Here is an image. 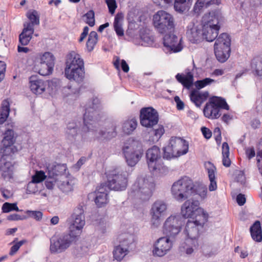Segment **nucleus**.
<instances>
[{"label": "nucleus", "mask_w": 262, "mask_h": 262, "mask_svg": "<svg viewBox=\"0 0 262 262\" xmlns=\"http://www.w3.org/2000/svg\"><path fill=\"white\" fill-rule=\"evenodd\" d=\"M100 101L98 98H94L88 102L83 116L84 126L82 127L81 138L83 141H91L96 139L110 140L117 135L116 122H111L108 128L98 129Z\"/></svg>", "instance_id": "nucleus-1"}, {"label": "nucleus", "mask_w": 262, "mask_h": 262, "mask_svg": "<svg viewBox=\"0 0 262 262\" xmlns=\"http://www.w3.org/2000/svg\"><path fill=\"white\" fill-rule=\"evenodd\" d=\"M221 18V14L219 10L212 11L204 14L201 23L203 39L211 42L217 37L221 28L219 25Z\"/></svg>", "instance_id": "nucleus-2"}, {"label": "nucleus", "mask_w": 262, "mask_h": 262, "mask_svg": "<svg viewBox=\"0 0 262 262\" xmlns=\"http://www.w3.org/2000/svg\"><path fill=\"white\" fill-rule=\"evenodd\" d=\"M66 64V77L70 80H73L77 83L82 82L85 72L84 61L80 55L74 51L71 52L67 56Z\"/></svg>", "instance_id": "nucleus-3"}, {"label": "nucleus", "mask_w": 262, "mask_h": 262, "mask_svg": "<svg viewBox=\"0 0 262 262\" xmlns=\"http://www.w3.org/2000/svg\"><path fill=\"white\" fill-rule=\"evenodd\" d=\"M122 152L127 165L135 166L143 155L142 143L139 140L129 139L122 147Z\"/></svg>", "instance_id": "nucleus-4"}, {"label": "nucleus", "mask_w": 262, "mask_h": 262, "mask_svg": "<svg viewBox=\"0 0 262 262\" xmlns=\"http://www.w3.org/2000/svg\"><path fill=\"white\" fill-rule=\"evenodd\" d=\"M193 187V180L187 176H184L173 183L171 193L177 201L182 202L192 196Z\"/></svg>", "instance_id": "nucleus-5"}, {"label": "nucleus", "mask_w": 262, "mask_h": 262, "mask_svg": "<svg viewBox=\"0 0 262 262\" xmlns=\"http://www.w3.org/2000/svg\"><path fill=\"white\" fill-rule=\"evenodd\" d=\"M230 108L226 100L221 97L213 96L209 99L203 109V113L209 119H216L222 115V111Z\"/></svg>", "instance_id": "nucleus-6"}, {"label": "nucleus", "mask_w": 262, "mask_h": 262, "mask_svg": "<svg viewBox=\"0 0 262 262\" xmlns=\"http://www.w3.org/2000/svg\"><path fill=\"white\" fill-rule=\"evenodd\" d=\"M189 144L185 140L177 137H172L168 145L163 148V158L167 160L177 158L186 154L188 151Z\"/></svg>", "instance_id": "nucleus-7"}, {"label": "nucleus", "mask_w": 262, "mask_h": 262, "mask_svg": "<svg viewBox=\"0 0 262 262\" xmlns=\"http://www.w3.org/2000/svg\"><path fill=\"white\" fill-rule=\"evenodd\" d=\"M208 217H200L189 219L186 224L184 233L187 237V243L193 242L194 247L198 245L197 238L199 236V230L203 228L204 224L207 222Z\"/></svg>", "instance_id": "nucleus-8"}, {"label": "nucleus", "mask_w": 262, "mask_h": 262, "mask_svg": "<svg viewBox=\"0 0 262 262\" xmlns=\"http://www.w3.org/2000/svg\"><path fill=\"white\" fill-rule=\"evenodd\" d=\"M153 25L157 31L164 34L171 33L174 28V18L164 10H159L153 15Z\"/></svg>", "instance_id": "nucleus-9"}, {"label": "nucleus", "mask_w": 262, "mask_h": 262, "mask_svg": "<svg viewBox=\"0 0 262 262\" xmlns=\"http://www.w3.org/2000/svg\"><path fill=\"white\" fill-rule=\"evenodd\" d=\"M83 208V204L78 205L68 220L69 223V233L77 238L80 235L85 223Z\"/></svg>", "instance_id": "nucleus-10"}, {"label": "nucleus", "mask_w": 262, "mask_h": 262, "mask_svg": "<svg viewBox=\"0 0 262 262\" xmlns=\"http://www.w3.org/2000/svg\"><path fill=\"white\" fill-rule=\"evenodd\" d=\"M128 173L120 168L114 169L107 173V186L112 190L123 191L127 185Z\"/></svg>", "instance_id": "nucleus-11"}, {"label": "nucleus", "mask_w": 262, "mask_h": 262, "mask_svg": "<svg viewBox=\"0 0 262 262\" xmlns=\"http://www.w3.org/2000/svg\"><path fill=\"white\" fill-rule=\"evenodd\" d=\"M154 188V183L149 182L146 179L139 178L132 186L129 195L146 201L151 196Z\"/></svg>", "instance_id": "nucleus-12"}, {"label": "nucleus", "mask_w": 262, "mask_h": 262, "mask_svg": "<svg viewBox=\"0 0 262 262\" xmlns=\"http://www.w3.org/2000/svg\"><path fill=\"white\" fill-rule=\"evenodd\" d=\"M230 36L226 33L221 34L215 40L214 50L216 59L225 62L229 57L231 52Z\"/></svg>", "instance_id": "nucleus-13"}, {"label": "nucleus", "mask_w": 262, "mask_h": 262, "mask_svg": "<svg viewBox=\"0 0 262 262\" xmlns=\"http://www.w3.org/2000/svg\"><path fill=\"white\" fill-rule=\"evenodd\" d=\"M161 158L160 149L157 146L154 145L146 151V162L149 170L154 174L162 173L167 169L161 162Z\"/></svg>", "instance_id": "nucleus-14"}, {"label": "nucleus", "mask_w": 262, "mask_h": 262, "mask_svg": "<svg viewBox=\"0 0 262 262\" xmlns=\"http://www.w3.org/2000/svg\"><path fill=\"white\" fill-rule=\"evenodd\" d=\"M77 239V237L69 232L54 236L50 239V251L52 254L62 253L68 249Z\"/></svg>", "instance_id": "nucleus-15"}, {"label": "nucleus", "mask_w": 262, "mask_h": 262, "mask_svg": "<svg viewBox=\"0 0 262 262\" xmlns=\"http://www.w3.org/2000/svg\"><path fill=\"white\" fill-rule=\"evenodd\" d=\"M15 138L14 133L12 129L7 130L2 141L0 147L1 158L12 160L13 156L17 152V147L14 145Z\"/></svg>", "instance_id": "nucleus-16"}, {"label": "nucleus", "mask_w": 262, "mask_h": 262, "mask_svg": "<svg viewBox=\"0 0 262 262\" xmlns=\"http://www.w3.org/2000/svg\"><path fill=\"white\" fill-rule=\"evenodd\" d=\"M198 200L189 199L186 200L181 207V213L185 218L192 219L196 216L209 217L208 213L204 209L199 207Z\"/></svg>", "instance_id": "nucleus-17"}, {"label": "nucleus", "mask_w": 262, "mask_h": 262, "mask_svg": "<svg viewBox=\"0 0 262 262\" xmlns=\"http://www.w3.org/2000/svg\"><path fill=\"white\" fill-rule=\"evenodd\" d=\"M184 221L180 215H171L165 221L163 231L164 234L174 238L181 231Z\"/></svg>", "instance_id": "nucleus-18"}, {"label": "nucleus", "mask_w": 262, "mask_h": 262, "mask_svg": "<svg viewBox=\"0 0 262 262\" xmlns=\"http://www.w3.org/2000/svg\"><path fill=\"white\" fill-rule=\"evenodd\" d=\"M167 205L164 201H156L153 203L150 210V222L152 228H158L161 222V219L165 214Z\"/></svg>", "instance_id": "nucleus-19"}, {"label": "nucleus", "mask_w": 262, "mask_h": 262, "mask_svg": "<svg viewBox=\"0 0 262 262\" xmlns=\"http://www.w3.org/2000/svg\"><path fill=\"white\" fill-rule=\"evenodd\" d=\"M140 121L142 126L147 128L152 127L158 123V113L152 107H143L140 110Z\"/></svg>", "instance_id": "nucleus-20"}, {"label": "nucleus", "mask_w": 262, "mask_h": 262, "mask_svg": "<svg viewBox=\"0 0 262 262\" xmlns=\"http://www.w3.org/2000/svg\"><path fill=\"white\" fill-rule=\"evenodd\" d=\"M47 169L48 178L45 181V186L47 189L52 190L55 186L58 187V177L66 170V168L64 166L57 165Z\"/></svg>", "instance_id": "nucleus-21"}, {"label": "nucleus", "mask_w": 262, "mask_h": 262, "mask_svg": "<svg viewBox=\"0 0 262 262\" xmlns=\"http://www.w3.org/2000/svg\"><path fill=\"white\" fill-rule=\"evenodd\" d=\"M168 236L158 238L154 244L152 253L154 255L162 257L166 255L172 247V242Z\"/></svg>", "instance_id": "nucleus-22"}, {"label": "nucleus", "mask_w": 262, "mask_h": 262, "mask_svg": "<svg viewBox=\"0 0 262 262\" xmlns=\"http://www.w3.org/2000/svg\"><path fill=\"white\" fill-rule=\"evenodd\" d=\"M163 44L165 50L167 52L177 53L183 49L182 38L179 39L173 34H166L163 37Z\"/></svg>", "instance_id": "nucleus-23"}, {"label": "nucleus", "mask_w": 262, "mask_h": 262, "mask_svg": "<svg viewBox=\"0 0 262 262\" xmlns=\"http://www.w3.org/2000/svg\"><path fill=\"white\" fill-rule=\"evenodd\" d=\"M201 30V24L198 22L192 21L188 25L186 35L190 42L198 43L203 40Z\"/></svg>", "instance_id": "nucleus-24"}, {"label": "nucleus", "mask_w": 262, "mask_h": 262, "mask_svg": "<svg viewBox=\"0 0 262 262\" xmlns=\"http://www.w3.org/2000/svg\"><path fill=\"white\" fill-rule=\"evenodd\" d=\"M91 196H95V202L98 207H101L108 202L107 193L106 190V186L104 184H101L97 188V191L90 194Z\"/></svg>", "instance_id": "nucleus-25"}, {"label": "nucleus", "mask_w": 262, "mask_h": 262, "mask_svg": "<svg viewBox=\"0 0 262 262\" xmlns=\"http://www.w3.org/2000/svg\"><path fill=\"white\" fill-rule=\"evenodd\" d=\"M205 168L207 171L209 180L210 182L208 189L210 191H215L217 189L216 167L210 162H206L204 164Z\"/></svg>", "instance_id": "nucleus-26"}, {"label": "nucleus", "mask_w": 262, "mask_h": 262, "mask_svg": "<svg viewBox=\"0 0 262 262\" xmlns=\"http://www.w3.org/2000/svg\"><path fill=\"white\" fill-rule=\"evenodd\" d=\"M47 85V81L38 78L36 76H32L30 78L31 91L36 95L42 94L45 91Z\"/></svg>", "instance_id": "nucleus-27"}, {"label": "nucleus", "mask_w": 262, "mask_h": 262, "mask_svg": "<svg viewBox=\"0 0 262 262\" xmlns=\"http://www.w3.org/2000/svg\"><path fill=\"white\" fill-rule=\"evenodd\" d=\"M12 160L0 159V172L4 179H10L12 178L13 165Z\"/></svg>", "instance_id": "nucleus-28"}, {"label": "nucleus", "mask_w": 262, "mask_h": 262, "mask_svg": "<svg viewBox=\"0 0 262 262\" xmlns=\"http://www.w3.org/2000/svg\"><path fill=\"white\" fill-rule=\"evenodd\" d=\"M24 27L22 32L19 35V42L21 46H25L28 45L32 39L34 29L32 25L30 24H24Z\"/></svg>", "instance_id": "nucleus-29"}, {"label": "nucleus", "mask_w": 262, "mask_h": 262, "mask_svg": "<svg viewBox=\"0 0 262 262\" xmlns=\"http://www.w3.org/2000/svg\"><path fill=\"white\" fill-rule=\"evenodd\" d=\"M191 101L199 107L202 103L207 100L209 96V93L207 91L200 92L196 90L191 91L190 94Z\"/></svg>", "instance_id": "nucleus-30"}, {"label": "nucleus", "mask_w": 262, "mask_h": 262, "mask_svg": "<svg viewBox=\"0 0 262 262\" xmlns=\"http://www.w3.org/2000/svg\"><path fill=\"white\" fill-rule=\"evenodd\" d=\"M177 80L181 83L184 87L189 89L192 86L193 81L192 73L188 71L186 74L178 73L176 75Z\"/></svg>", "instance_id": "nucleus-31"}, {"label": "nucleus", "mask_w": 262, "mask_h": 262, "mask_svg": "<svg viewBox=\"0 0 262 262\" xmlns=\"http://www.w3.org/2000/svg\"><path fill=\"white\" fill-rule=\"evenodd\" d=\"M119 245L129 251V249H132L134 246V236L133 234L128 233H123L120 235L119 237Z\"/></svg>", "instance_id": "nucleus-32"}, {"label": "nucleus", "mask_w": 262, "mask_h": 262, "mask_svg": "<svg viewBox=\"0 0 262 262\" xmlns=\"http://www.w3.org/2000/svg\"><path fill=\"white\" fill-rule=\"evenodd\" d=\"M79 125L76 122H69L66 128V138L71 141H75L78 135Z\"/></svg>", "instance_id": "nucleus-33"}, {"label": "nucleus", "mask_w": 262, "mask_h": 262, "mask_svg": "<svg viewBox=\"0 0 262 262\" xmlns=\"http://www.w3.org/2000/svg\"><path fill=\"white\" fill-rule=\"evenodd\" d=\"M250 231L252 239L256 242H260L262 241V230L260 222L256 221L251 226Z\"/></svg>", "instance_id": "nucleus-34"}, {"label": "nucleus", "mask_w": 262, "mask_h": 262, "mask_svg": "<svg viewBox=\"0 0 262 262\" xmlns=\"http://www.w3.org/2000/svg\"><path fill=\"white\" fill-rule=\"evenodd\" d=\"M221 3V0H198L193 7V11L196 13H199L202 9L205 7L207 8L212 5H218Z\"/></svg>", "instance_id": "nucleus-35"}, {"label": "nucleus", "mask_w": 262, "mask_h": 262, "mask_svg": "<svg viewBox=\"0 0 262 262\" xmlns=\"http://www.w3.org/2000/svg\"><path fill=\"white\" fill-rule=\"evenodd\" d=\"M251 70L254 75L262 77V58L255 57L253 58L251 63Z\"/></svg>", "instance_id": "nucleus-36"}, {"label": "nucleus", "mask_w": 262, "mask_h": 262, "mask_svg": "<svg viewBox=\"0 0 262 262\" xmlns=\"http://www.w3.org/2000/svg\"><path fill=\"white\" fill-rule=\"evenodd\" d=\"M192 0H174V8L179 12L188 10L192 4Z\"/></svg>", "instance_id": "nucleus-37"}, {"label": "nucleus", "mask_w": 262, "mask_h": 262, "mask_svg": "<svg viewBox=\"0 0 262 262\" xmlns=\"http://www.w3.org/2000/svg\"><path fill=\"white\" fill-rule=\"evenodd\" d=\"M192 191V196L197 194L202 200H204L207 198V188L202 184L194 183V187Z\"/></svg>", "instance_id": "nucleus-38"}, {"label": "nucleus", "mask_w": 262, "mask_h": 262, "mask_svg": "<svg viewBox=\"0 0 262 262\" xmlns=\"http://www.w3.org/2000/svg\"><path fill=\"white\" fill-rule=\"evenodd\" d=\"M122 19L123 16L121 14L118 13L115 17L114 28L118 36H123L124 35V30L122 25Z\"/></svg>", "instance_id": "nucleus-39"}, {"label": "nucleus", "mask_w": 262, "mask_h": 262, "mask_svg": "<svg viewBox=\"0 0 262 262\" xmlns=\"http://www.w3.org/2000/svg\"><path fill=\"white\" fill-rule=\"evenodd\" d=\"M137 122L135 119H132L125 121L122 126L123 132L127 135L132 133L136 128Z\"/></svg>", "instance_id": "nucleus-40"}, {"label": "nucleus", "mask_w": 262, "mask_h": 262, "mask_svg": "<svg viewBox=\"0 0 262 262\" xmlns=\"http://www.w3.org/2000/svg\"><path fill=\"white\" fill-rule=\"evenodd\" d=\"M128 251L119 245L114 247L113 253V257L117 261H121L127 254Z\"/></svg>", "instance_id": "nucleus-41"}, {"label": "nucleus", "mask_w": 262, "mask_h": 262, "mask_svg": "<svg viewBox=\"0 0 262 262\" xmlns=\"http://www.w3.org/2000/svg\"><path fill=\"white\" fill-rule=\"evenodd\" d=\"M37 57L39 59L40 63H45L51 66H54V56L50 52H45L43 54H38Z\"/></svg>", "instance_id": "nucleus-42"}, {"label": "nucleus", "mask_w": 262, "mask_h": 262, "mask_svg": "<svg viewBox=\"0 0 262 262\" xmlns=\"http://www.w3.org/2000/svg\"><path fill=\"white\" fill-rule=\"evenodd\" d=\"M10 112L9 104L8 101H4L0 113V124H3L8 118Z\"/></svg>", "instance_id": "nucleus-43"}, {"label": "nucleus", "mask_w": 262, "mask_h": 262, "mask_svg": "<svg viewBox=\"0 0 262 262\" xmlns=\"http://www.w3.org/2000/svg\"><path fill=\"white\" fill-rule=\"evenodd\" d=\"M58 187L63 192H69L73 190L72 181H69L67 179L65 180H61L58 179Z\"/></svg>", "instance_id": "nucleus-44"}, {"label": "nucleus", "mask_w": 262, "mask_h": 262, "mask_svg": "<svg viewBox=\"0 0 262 262\" xmlns=\"http://www.w3.org/2000/svg\"><path fill=\"white\" fill-rule=\"evenodd\" d=\"M98 41V34L95 31L90 32L88 40L86 42V47L89 51H91L94 49L95 46Z\"/></svg>", "instance_id": "nucleus-45"}, {"label": "nucleus", "mask_w": 262, "mask_h": 262, "mask_svg": "<svg viewBox=\"0 0 262 262\" xmlns=\"http://www.w3.org/2000/svg\"><path fill=\"white\" fill-rule=\"evenodd\" d=\"M40 68L39 70V74L42 76H47L51 74L53 71L54 66H51L48 63H40Z\"/></svg>", "instance_id": "nucleus-46"}, {"label": "nucleus", "mask_w": 262, "mask_h": 262, "mask_svg": "<svg viewBox=\"0 0 262 262\" xmlns=\"http://www.w3.org/2000/svg\"><path fill=\"white\" fill-rule=\"evenodd\" d=\"M215 80L210 78H206L202 80H197L194 83V85L196 89V90H199L207 85L211 84L212 83L215 82Z\"/></svg>", "instance_id": "nucleus-47"}, {"label": "nucleus", "mask_w": 262, "mask_h": 262, "mask_svg": "<svg viewBox=\"0 0 262 262\" xmlns=\"http://www.w3.org/2000/svg\"><path fill=\"white\" fill-rule=\"evenodd\" d=\"M2 209L4 213H8L12 211H20L16 203H10L8 202L3 204Z\"/></svg>", "instance_id": "nucleus-48"}, {"label": "nucleus", "mask_w": 262, "mask_h": 262, "mask_svg": "<svg viewBox=\"0 0 262 262\" xmlns=\"http://www.w3.org/2000/svg\"><path fill=\"white\" fill-rule=\"evenodd\" d=\"M83 17L86 18L85 21L90 27H93L95 25V13L93 10H89Z\"/></svg>", "instance_id": "nucleus-49"}, {"label": "nucleus", "mask_w": 262, "mask_h": 262, "mask_svg": "<svg viewBox=\"0 0 262 262\" xmlns=\"http://www.w3.org/2000/svg\"><path fill=\"white\" fill-rule=\"evenodd\" d=\"M37 183L31 180L27 186L26 192L28 194H36L38 192Z\"/></svg>", "instance_id": "nucleus-50"}, {"label": "nucleus", "mask_w": 262, "mask_h": 262, "mask_svg": "<svg viewBox=\"0 0 262 262\" xmlns=\"http://www.w3.org/2000/svg\"><path fill=\"white\" fill-rule=\"evenodd\" d=\"M28 18L30 20L31 23H26V24H30L32 25V27L34 28L35 25H39V17L37 16V12L36 11H33L32 12L28 15Z\"/></svg>", "instance_id": "nucleus-51"}, {"label": "nucleus", "mask_w": 262, "mask_h": 262, "mask_svg": "<svg viewBox=\"0 0 262 262\" xmlns=\"http://www.w3.org/2000/svg\"><path fill=\"white\" fill-rule=\"evenodd\" d=\"M47 177H48V176H46L45 173L43 171H37L36 172L35 174L32 176V180L38 183L45 180Z\"/></svg>", "instance_id": "nucleus-52"}, {"label": "nucleus", "mask_w": 262, "mask_h": 262, "mask_svg": "<svg viewBox=\"0 0 262 262\" xmlns=\"http://www.w3.org/2000/svg\"><path fill=\"white\" fill-rule=\"evenodd\" d=\"M107 223L104 221H101L95 227L96 231L100 234H103L106 232Z\"/></svg>", "instance_id": "nucleus-53"}, {"label": "nucleus", "mask_w": 262, "mask_h": 262, "mask_svg": "<svg viewBox=\"0 0 262 262\" xmlns=\"http://www.w3.org/2000/svg\"><path fill=\"white\" fill-rule=\"evenodd\" d=\"M154 136L153 139H150L153 142L158 141L164 133V129L162 126H159L158 128L154 131Z\"/></svg>", "instance_id": "nucleus-54"}, {"label": "nucleus", "mask_w": 262, "mask_h": 262, "mask_svg": "<svg viewBox=\"0 0 262 262\" xmlns=\"http://www.w3.org/2000/svg\"><path fill=\"white\" fill-rule=\"evenodd\" d=\"M108 8L109 12L114 14L117 7L116 0H105Z\"/></svg>", "instance_id": "nucleus-55"}, {"label": "nucleus", "mask_w": 262, "mask_h": 262, "mask_svg": "<svg viewBox=\"0 0 262 262\" xmlns=\"http://www.w3.org/2000/svg\"><path fill=\"white\" fill-rule=\"evenodd\" d=\"M198 247V245L196 247H194L193 245V242L188 244L187 243V239L185 242V245L183 247L186 253L188 255L191 254L193 251L194 249H196Z\"/></svg>", "instance_id": "nucleus-56"}, {"label": "nucleus", "mask_w": 262, "mask_h": 262, "mask_svg": "<svg viewBox=\"0 0 262 262\" xmlns=\"http://www.w3.org/2000/svg\"><path fill=\"white\" fill-rule=\"evenodd\" d=\"M156 5L161 7H167L172 5L174 0H152Z\"/></svg>", "instance_id": "nucleus-57"}, {"label": "nucleus", "mask_w": 262, "mask_h": 262, "mask_svg": "<svg viewBox=\"0 0 262 262\" xmlns=\"http://www.w3.org/2000/svg\"><path fill=\"white\" fill-rule=\"evenodd\" d=\"M26 213H27L29 216L33 217L37 221L41 220L42 216V212L39 211L27 210L26 211Z\"/></svg>", "instance_id": "nucleus-58"}, {"label": "nucleus", "mask_w": 262, "mask_h": 262, "mask_svg": "<svg viewBox=\"0 0 262 262\" xmlns=\"http://www.w3.org/2000/svg\"><path fill=\"white\" fill-rule=\"evenodd\" d=\"M25 243V241L22 240L14 244L11 248L9 254L14 255L19 249V248Z\"/></svg>", "instance_id": "nucleus-59"}, {"label": "nucleus", "mask_w": 262, "mask_h": 262, "mask_svg": "<svg viewBox=\"0 0 262 262\" xmlns=\"http://www.w3.org/2000/svg\"><path fill=\"white\" fill-rule=\"evenodd\" d=\"M26 219V216L25 215H20L17 213H13L9 215L7 217V219L9 221H15L23 220Z\"/></svg>", "instance_id": "nucleus-60"}, {"label": "nucleus", "mask_w": 262, "mask_h": 262, "mask_svg": "<svg viewBox=\"0 0 262 262\" xmlns=\"http://www.w3.org/2000/svg\"><path fill=\"white\" fill-rule=\"evenodd\" d=\"M142 45L144 46L151 45L153 43V38L147 35H143L141 37Z\"/></svg>", "instance_id": "nucleus-61"}, {"label": "nucleus", "mask_w": 262, "mask_h": 262, "mask_svg": "<svg viewBox=\"0 0 262 262\" xmlns=\"http://www.w3.org/2000/svg\"><path fill=\"white\" fill-rule=\"evenodd\" d=\"M222 155L225 157L229 156V147L227 142H224L222 144Z\"/></svg>", "instance_id": "nucleus-62"}, {"label": "nucleus", "mask_w": 262, "mask_h": 262, "mask_svg": "<svg viewBox=\"0 0 262 262\" xmlns=\"http://www.w3.org/2000/svg\"><path fill=\"white\" fill-rule=\"evenodd\" d=\"M201 132L204 137L207 139H210L212 136L211 131L206 127H202L201 128Z\"/></svg>", "instance_id": "nucleus-63"}, {"label": "nucleus", "mask_w": 262, "mask_h": 262, "mask_svg": "<svg viewBox=\"0 0 262 262\" xmlns=\"http://www.w3.org/2000/svg\"><path fill=\"white\" fill-rule=\"evenodd\" d=\"M246 154L249 159H251L255 156L254 148L253 147L247 148L246 149Z\"/></svg>", "instance_id": "nucleus-64"}]
</instances>
